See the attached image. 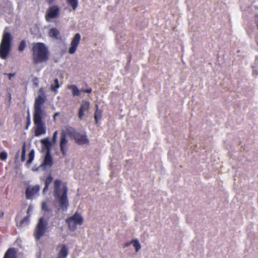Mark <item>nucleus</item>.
<instances>
[{
  "mask_svg": "<svg viewBox=\"0 0 258 258\" xmlns=\"http://www.w3.org/2000/svg\"><path fill=\"white\" fill-rule=\"evenodd\" d=\"M62 185L60 179H56L54 182L53 195L55 199L58 201L59 204L63 211H66L69 206V200L67 197L68 188L66 185Z\"/></svg>",
  "mask_w": 258,
  "mask_h": 258,
  "instance_id": "f257e3e1",
  "label": "nucleus"
},
{
  "mask_svg": "<svg viewBox=\"0 0 258 258\" xmlns=\"http://www.w3.org/2000/svg\"><path fill=\"white\" fill-rule=\"evenodd\" d=\"M33 63L39 64L47 61L49 59V50L42 42L34 43L32 48Z\"/></svg>",
  "mask_w": 258,
  "mask_h": 258,
  "instance_id": "f03ea898",
  "label": "nucleus"
},
{
  "mask_svg": "<svg viewBox=\"0 0 258 258\" xmlns=\"http://www.w3.org/2000/svg\"><path fill=\"white\" fill-rule=\"evenodd\" d=\"M67 133L79 145H83L89 143V140L85 133L78 132L74 128L69 127L67 128Z\"/></svg>",
  "mask_w": 258,
  "mask_h": 258,
  "instance_id": "7ed1b4c3",
  "label": "nucleus"
},
{
  "mask_svg": "<svg viewBox=\"0 0 258 258\" xmlns=\"http://www.w3.org/2000/svg\"><path fill=\"white\" fill-rule=\"evenodd\" d=\"M11 35L9 32L4 33L0 45V57L6 59L11 49Z\"/></svg>",
  "mask_w": 258,
  "mask_h": 258,
  "instance_id": "20e7f679",
  "label": "nucleus"
},
{
  "mask_svg": "<svg viewBox=\"0 0 258 258\" xmlns=\"http://www.w3.org/2000/svg\"><path fill=\"white\" fill-rule=\"evenodd\" d=\"M47 221L43 217L39 219L33 233V236L36 241L40 240L41 238L45 235L47 230Z\"/></svg>",
  "mask_w": 258,
  "mask_h": 258,
  "instance_id": "39448f33",
  "label": "nucleus"
},
{
  "mask_svg": "<svg viewBox=\"0 0 258 258\" xmlns=\"http://www.w3.org/2000/svg\"><path fill=\"white\" fill-rule=\"evenodd\" d=\"M66 223L68 224L69 229L72 231L76 230L77 225H81L83 223V218L78 212H76L72 216L68 218Z\"/></svg>",
  "mask_w": 258,
  "mask_h": 258,
  "instance_id": "423d86ee",
  "label": "nucleus"
},
{
  "mask_svg": "<svg viewBox=\"0 0 258 258\" xmlns=\"http://www.w3.org/2000/svg\"><path fill=\"white\" fill-rule=\"evenodd\" d=\"M60 8L57 5H53L49 7L45 15V19L48 22H50L52 19H56L59 17Z\"/></svg>",
  "mask_w": 258,
  "mask_h": 258,
  "instance_id": "0eeeda50",
  "label": "nucleus"
},
{
  "mask_svg": "<svg viewBox=\"0 0 258 258\" xmlns=\"http://www.w3.org/2000/svg\"><path fill=\"white\" fill-rule=\"evenodd\" d=\"M67 129L66 131H62L60 136L59 148L63 156L67 155L69 149V142L67 138Z\"/></svg>",
  "mask_w": 258,
  "mask_h": 258,
  "instance_id": "6e6552de",
  "label": "nucleus"
},
{
  "mask_svg": "<svg viewBox=\"0 0 258 258\" xmlns=\"http://www.w3.org/2000/svg\"><path fill=\"white\" fill-rule=\"evenodd\" d=\"M39 92L42 93L35 99L34 103V113H42V108L45 103L46 97L43 93L42 88H40Z\"/></svg>",
  "mask_w": 258,
  "mask_h": 258,
  "instance_id": "1a4fd4ad",
  "label": "nucleus"
},
{
  "mask_svg": "<svg viewBox=\"0 0 258 258\" xmlns=\"http://www.w3.org/2000/svg\"><path fill=\"white\" fill-rule=\"evenodd\" d=\"M81 35L79 33H76L71 42V46L69 48V52L70 54H74L77 50V47L80 43Z\"/></svg>",
  "mask_w": 258,
  "mask_h": 258,
  "instance_id": "9d476101",
  "label": "nucleus"
},
{
  "mask_svg": "<svg viewBox=\"0 0 258 258\" xmlns=\"http://www.w3.org/2000/svg\"><path fill=\"white\" fill-rule=\"evenodd\" d=\"M52 165L53 160L51 153L49 151L46 152L43 161L38 168H42L43 169L45 170L46 168H51Z\"/></svg>",
  "mask_w": 258,
  "mask_h": 258,
  "instance_id": "9b49d317",
  "label": "nucleus"
},
{
  "mask_svg": "<svg viewBox=\"0 0 258 258\" xmlns=\"http://www.w3.org/2000/svg\"><path fill=\"white\" fill-rule=\"evenodd\" d=\"M68 89L72 90L73 95L74 96H79L80 95V92H83L84 93H91L92 89L91 87H88L87 89H81L80 90L77 88L75 85H71L68 87Z\"/></svg>",
  "mask_w": 258,
  "mask_h": 258,
  "instance_id": "f8f14e48",
  "label": "nucleus"
},
{
  "mask_svg": "<svg viewBox=\"0 0 258 258\" xmlns=\"http://www.w3.org/2000/svg\"><path fill=\"white\" fill-rule=\"evenodd\" d=\"M40 190V186L36 185L34 186H28L25 191L26 197L27 199H31L33 197L37 194Z\"/></svg>",
  "mask_w": 258,
  "mask_h": 258,
  "instance_id": "ddd939ff",
  "label": "nucleus"
},
{
  "mask_svg": "<svg viewBox=\"0 0 258 258\" xmlns=\"http://www.w3.org/2000/svg\"><path fill=\"white\" fill-rule=\"evenodd\" d=\"M18 249L15 247H10L6 251L3 258H17Z\"/></svg>",
  "mask_w": 258,
  "mask_h": 258,
  "instance_id": "4468645a",
  "label": "nucleus"
},
{
  "mask_svg": "<svg viewBox=\"0 0 258 258\" xmlns=\"http://www.w3.org/2000/svg\"><path fill=\"white\" fill-rule=\"evenodd\" d=\"M58 247H60V250L58 253L57 258H66L69 254L68 248L64 244H59Z\"/></svg>",
  "mask_w": 258,
  "mask_h": 258,
  "instance_id": "2eb2a0df",
  "label": "nucleus"
},
{
  "mask_svg": "<svg viewBox=\"0 0 258 258\" xmlns=\"http://www.w3.org/2000/svg\"><path fill=\"white\" fill-rule=\"evenodd\" d=\"M90 105V102L89 101L83 100L82 102L78 113H84L85 111H88Z\"/></svg>",
  "mask_w": 258,
  "mask_h": 258,
  "instance_id": "dca6fc26",
  "label": "nucleus"
},
{
  "mask_svg": "<svg viewBox=\"0 0 258 258\" xmlns=\"http://www.w3.org/2000/svg\"><path fill=\"white\" fill-rule=\"evenodd\" d=\"M45 133L46 127L45 125L36 126L34 131L35 136L36 137H38L42 134H45Z\"/></svg>",
  "mask_w": 258,
  "mask_h": 258,
  "instance_id": "f3484780",
  "label": "nucleus"
},
{
  "mask_svg": "<svg viewBox=\"0 0 258 258\" xmlns=\"http://www.w3.org/2000/svg\"><path fill=\"white\" fill-rule=\"evenodd\" d=\"M53 180V177L51 174H49L45 180V186L43 189V194H45L48 189L50 184Z\"/></svg>",
  "mask_w": 258,
  "mask_h": 258,
  "instance_id": "a211bd4d",
  "label": "nucleus"
},
{
  "mask_svg": "<svg viewBox=\"0 0 258 258\" xmlns=\"http://www.w3.org/2000/svg\"><path fill=\"white\" fill-rule=\"evenodd\" d=\"M41 142L42 144V149L46 150V152L49 151V152L50 153V148L51 146L50 142L47 139H42Z\"/></svg>",
  "mask_w": 258,
  "mask_h": 258,
  "instance_id": "6ab92c4d",
  "label": "nucleus"
},
{
  "mask_svg": "<svg viewBox=\"0 0 258 258\" xmlns=\"http://www.w3.org/2000/svg\"><path fill=\"white\" fill-rule=\"evenodd\" d=\"M41 115V114H34V122L36 126L45 125L42 121Z\"/></svg>",
  "mask_w": 258,
  "mask_h": 258,
  "instance_id": "aec40b11",
  "label": "nucleus"
},
{
  "mask_svg": "<svg viewBox=\"0 0 258 258\" xmlns=\"http://www.w3.org/2000/svg\"><path fill=\"white\" fill-rule=\"evenodd\" d=\"M59 34V31L56 28H52L50 29L48 32V34L50 37L54 38L56 39L58 38Z\"/></svg>",
  "mask_w": 258,
  "mask_h": 258,
  "instance_id": "412c9836",
  "label": "nucleus"
},
{
  "mask_svg": "<svg viewBox=\"0 0 258 258\" xmlns=\"http://www.w3.org/2000/svg\"><path fill=\"white\" fill-rule=\"evenodd\" d=\"M60 87L59 82L57 79H55L54 83L50 86V89L51 91L56 92L57 89Z\"/></svg>",
  "mask_w": 258,
  "mask_h": 258,
  "instance_id": "4be33fe9",
  "label": "nucleus"
},
{
  "mask_svg": "<svg viewBox=\"0 0 258 258\" xmlns=\"http://www.w3.org/2000/svg\"><path fill=\"white\" fill-rule=\"evenodd\" d=\"M67 3L70 5L73 10H75L78 6V0H66Z\"/></svg>",
  "mask_w": 258,
  "mask_h": 258,
  "instance_id": "5701e85b",
  "label": "nucleus"
},
{
  "mask_svg": "<svg viewBox=\"0 0 258 258\" xmlns=\"http://www.w3.org/2000/svg\"><path fill=\"white\" fill-rule=\"evenodd\" d=\"M28 157L29 159L26 162V165H29V164H30L32 163V161L33 160L34 158V150H32L29 152L28 154Z\"/></svg>",
  "mask_w": 258,
  "mask_h": 258,
  "instance_id": "b1692460",
  "label": "nucleus"
},
{
  "mask_svg": "<svg viewBox=\"0 0 258 258\" xmlns=\"http://www.w3.org/2000/svg\"><path fill=\"white\" fill-rule=\"evenodd\" d=\"M132 244L133 246L135 247L136 250L138 252L141 248V245L137 239H133L132 240Z\"/></svg>",
  "mask_w": 258,
  "mask_h": 258,
  "instance_id": "393cba45",
  "label": "nucleus"
},
{
  "mask_svg": "<svg viewBox=\"0 0 258 258\" xmlns=\"http://www.w3.org/2000/svg\"><path fill=\"white\" fill-rule=\"evenodd\" d=\"M26 47V43L25 40H22L18 46V50L20 52H23Z\"/></svg>",
  "mask_w": 258,
  "mask_h": 258,
  "instance_id": "a878e982",
  "label": "nucleus"
},
{
  "mask_svg": "<svg viewBox=\"0 0 258 258\" xmlns=\"http://www.w3.org/2000/svg\"><path fill=\"white\" fill-rule=\"evenodd\" d=\"M29 223V216H25L20 222V226L23 227L25 224L27 225Z\"/></svg>",
  "mask_w": 258,
  "mask_h": 258,
  "instance_id": "bb28decb",
  "label": "nucleus"
},
{
  "mask_svg": "<svg viewBox=\"0 0 258 258\" xmlns=\"http://www.w3.org/2000/svg\"><path fill=\"white\" fill-rule=\"evenodd\" d=\"M41 209L43 211L45 212H49L51 211V210L48 208V206L47 205V203L45 202H43L41 204Z\"/></svg>",
  "mask_w": 258,
  "mask_h": 258,
  "instance_id": "cd10ccee",
  "label": "nucleus"
},
{
  "mask_svg": "<svg viewBox=\"0 0 258 258\" xmlns=\"http://www.w3.org/2000/svg\"><path fill=\"white\" fill-rule=\"evenodd\" d=\"M26 156V145L24 144L22 146L21 153V161L24 162L25 160Z\"/></svg>",
  "mask_w": 258,
  "mask_h": 258,
  "instance_id": "c85d7f7f",
  "label": "nucleus"
},
{
  "mask_svg": "<svg viewBox=\"0 0 258 258\" xmlns=\"http://www.w3.org/2000/svg\"><path fill=\"white\" fill-rule=\"evenodd\" d=\"M8 157V154L5 151L0 153V159L2 161H5Z\"/></svg>",
  "mask_w": 258,
  "mask_h": 258,
  "instance_id": "c756f323",
  "label": "nucleus"
},
{
  "mask_svg": "<svg viewBox=\"0 0 258 258\" xmlns=\"http://www.w3.org/2000/svg\"><path fill=\"white\" fill-rule=\"evenodd\" d=\"M57 136V131H56L53 133L52 138V142L53 143H55L56 142Z\"/></svg>",
  "mask_w": 258,
  "mask_h": 258,
  "instance_id": "7c9ffc66",
  "label": "nucleus"
},
{
  "mask_svg": "<svg viewBox=\"0 0 258 258\" xmlns=\"http://www.w3.org/2000/svg\"><path fill=\"white\" fill-rule=\"evenodd\" d=\"M30 123H31V121H30V114H28L27 116V122H26V129L28 128V126L30 124Z\"/></svg>",
  "mask_w": 258,
  "mask_h": 258,
  "instance_id": "2f4dec72",
  "label": "nucleus"
},
{
  "mask_svg": "<svg viewBox=\"0 0 258 258\" xmlns=\"http://www.w3.org/2000/svg\"><path fill=\"white\" fill-rule=\"evenodd\" d=\"M94 118L96 123L97 124L98 120L101 118V114H95Z\"/></svg>",
  "mask_w": 258,
  "mask_h": 258,
  "instance_id": "473e14b6",
  "label": "nucleus"
},
{
  "mask_svg": "<svg viewBox=\"0 0 258 258\" xmlns=\"http://www.w3.org/2000/svg\"><path fill=\"white\" fill-rule=\"evenodd\" d=\"M132 244V240L130 241V242H126L124 244V245H123V247H128L130 245H131Z\"/></svg>",
  "mask_w": 258,
  "mask_h": 258,
  "instance_id": "72a5a7b5",
  "label": "nucleus"
},
{
  "mask_svg": "<svg viewBox=\"0 0 258 258\" xmlns=\"http://www.w3.org/2000/svg\"><path fill=\"white\" fill-rule=\"evenodd\" d=\"M253 75L256 77L258 76V71L257 70H253Z\"/></svg>",
  "mask_w": 258,
  "mask_h": 258,
  "instance_id": "f704fd0d",
  "label": "nucleus"
},
{
  "mask_svg": "<svg viewBox=\"0 0 258 258\" xmlns=\"http://www.w3.org/2000/svg\"><path fill=\"white\" fill-rule=\"evenodd\" d=\"M15 73H13V74H12V73H10V74H8V76H9V79H10V80H11V78H12V77L15 76Z\"/></svg>",
  "mask_w": 258,
  "mask_h": 258,
  "instance_id": "c9c22d12",
  "label": "nucleus"
},
{
  "mask_svg": "<svg viewBox=\"0 0 258 258\" xmlns=\"http://www.w3.org/2000/svg\"><path fill=\"white\" fill-rule=\"evenodd\" d=\"M19 154H20V150H18V152L16 153V157H15V159H18L19 158Z\"/></svg>",
  "mask_w": 258,
  "mask_h": 258,
  "instance_id": "e433bc0d",
  "label": "nucleus"
},
{
  "mask_svg": "<svg viewBox=\"0 0 258 258\" xmlns=\"http://www.w3.org/2000/svg\"><path fill=\"white\" fill-rule=\"evenodd\" d=\"M4 213L3 212H0V218H2L4 217Z\"/></svg>",
  "mask_w": 258,
  "mask_h": 258,
  "instance_id": "4c0bfd02",
  "label": "nucleus"
},
{
  "mask_svg": "<svg viewBox=\"0 0 258 258\" xmlns=\"http://www.w3.org/2000/svg\"><path fill=\"white\" fill-rule=\"evenodd\" d=\"M84 114H79V117L80 119H82Z\"/></svg>",
  "mask_w": 258,
  "mask_h": 258,
  "instance_id": "58836bf2",
  "label": "nucleus"
},
{
  "mask_svg": "<svg viewBox=\"0 0 258 258\" xmlns=\"http://www.w3.org/2000/svg\"><path fill=\"white\" fill-rule=\"evenodd\" d=\"M54 1V0H47V2L48 4H51Z\"/></svg>",
  "mask_w": 258,
  "mask_h": 258,
  "instance_id": "ea45409f",
  "label": "nucleus"
},
{
  "mask_svg": "<svg viewBox=\"0 0 258 258\" xmlns=\"http://www.w3.org/2000/svg\"><path fill=\"white\" fill-rule=\"evenodd\" d=\"M30 210H31V206H29L27 211V214L29 213Z\"/></svg>",
  "mask_w": 258,
  "mask_h": 258,
  "instance_id": "a19ab883",
  "label": "nucleus"
},
{
  "mask_svg": "<svg viewBox=\"0 0 258 258\" xmlns=\"http://www.w3.org/2000/svg\"><path fill=\"white\" fill-rule=\"evenodd\" d=\"M59 114H54L53 117L55 118V116L58 115Z\"/></svg>",
  "mask_w": 258,
  "mask_h": 258,
  "instance_id": "79ce46f5",
  "label": "nucleus"
},
{
  "mask_svg": "<svg viewBox=\"0 0 258 258\" xmlns=\"http://www.w3.org/2000/svg\"><path fill=\"white\" fill-rule=\"evenodd\" d=\"M9 97L11 99V93H9Z\"/></svg>",
  "mask_w": 258,
  "mask_h": 258,
  "instance_id": "37998d69",
  "label": "nucleus"
},
{
  "mask_svg": "<svg viewBox=\"0 0 258 258\" xmlns=\"http://www.w3.org/2000/svg\"><path fill=\"white\" fill-rule=\"evenodd\" d=\"M38 170V169H36L35 170H34V169H33V170Z\"/></svg>",
  "mask_w": 258,
  "mask_h": 258,
  "instance_id": "c03bdc74",
  "label": "nucleus"
}]
</instances>
